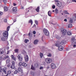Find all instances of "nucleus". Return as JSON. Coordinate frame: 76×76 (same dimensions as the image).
I'll list each match as a JSON object with an SVG mask.
<instances>
[{
    "instance_id": "3",
    "label": "nucleus",
    "mask_w": 76,
    "mask_h": 76,
    "mask_svg": "<svg viewBox=\"0 0 76 76\" xmlns=\"http://www.w3.org/2000/svg\"><path fill=\"white\" fill-rule=\"evenodd\" d=\"M3 36L5 38H8V31H5L3 33Z\"/></svg>"
},
{
    "instance_id": "7",
    "label": "nucleus",
    "mask_w": 76,
    "mask_h": 76,
    "mask_svg": "<svg viewBox=\"0 0 76 76\" xmlns=\"http://www.w3.org/2000/svg\"><path fill=\"white\" fill-rule=\"evenodd\" d=\"M18 59L19 61H22V56L21 54H19L18 56Z\"/></svg>"
},
{
    "instance_id": "46",
    "label": "nucleus",
    "mask_w": 76,
    "mask_h": 76,
    "mask_svg": "<svg viewBox=\"0 0 76 76\" xmlns=\"http://www.w3.org/2000/svg\"><path fill=\"white\" fill-rule=\"evenodd\" d=\"M44 68V67L43 66H40V67L39 69L40 70H42V69H43Z\"/></svg>"
},
{
    "instance_id": "11",
    "label": "nucleus",
    "mask_w": 76,
    "mask_h": 76,
    "mask_svg": "<svg viewBox=\"0 0 76 76\" xmlns=\"http://www.w3.org/2000/svg\"><path fill=\"white\" fill-rule=\"evenodd\" d=\"M51 66L52 69H55L56 67V66L54 63H52L51 64Z\"/></svg>"
},
{
    "instance_id": "47",
    "label": "nucleus",
    "mask_w": 76,
    "mask_h": 76,
    "mask_svg": "<svg viewBox=\"0 0 76 76\" xmlns=\"http://www.w3.org/2000/svg\"><path fill=\"white\" fill-rule=\"evenodd\" d=\"M35 23L36 24V25H38V21L35 20Z\"/></svg>"
},
{
    "instance_id": "37",
    "label": "nucleus",
    "mask_w": 76,
    "mask_h": 76,
    "mask_svg": "<svg viewBox=\"0 0 76 76\" xmlns=\"http://www.w3.org/2000/svg\"><path fill=\"white\" fill-rule=\"evenodd\" d=\"M47 56L48 57H51V54L50 53H49L47 55Z\"/></svg>"
},
{
    "instance_id": "42",
    "label": "nucleus",
    "mask_w": 76,
    "mask_h": 76,
    "mask_svg": "<svg viewBox=\"0 0 76 76\" xmlns=\"http://www.w3.org/2000/svg\"><path fill=\"white\" fill-rule=\"evenodd\" d=\"M11 73V71H10V70H9L8 72V75H10V73Z\"/></svg>"
},
{
    "instance_id": "53",
    "label": "nucleus",
    "mask_w": 76,
    "mask_h": 76,
    "mask_svg": "<svg viewBox=\"0 0 76 76\" xmlns=\"http://www.w3.org/2000/svg\"><path fill=\"white\" fill-rule=\"evenodd\" d=\"M44 36H43L42 38V41H43V39H44Z\"/></svg>"
},
{
    "instance_id": "39",
    "label": "nucleus",
    "mask_w": 76,
    "mask_h": 76,
    "mask_svg": "<svg viewBox=\"0 0 76 76\" xmlns=\"http://www.w3.org/2000/svg\"><path fill=\"white\" fill-rule=\"evenodd\" d=\"M22 65V62H20L18 63V65L19 66H21Z\"/></svg>"
},
{
    "instance_id": "13",
    "label": "nucleus",
    "mask_w": 76,
    "mask_h": 76,
    "mask_svg": "<svg viewBox=\"0 0 76 76\" xmlns=\"http://www.w3.org/2000/svg\"><path fill=\"white\" fill-rule=\"evenodd\" d=\"M66 40H63L61 42L60 44L61 45H63V44H65V43H66Z\"/></svg>"
},
{
    "instance_id": "59",
    "label": "nucleus",
    "mask_w": 76,
    "mask_h": 76,
    "mask_svg": "<svg viewBox=\"0 0 76 76\" xmlns=\"http://www.w3.org/2000/svg\"><path fill=\"white\" fill-rule=\"evenodd\" d=\"M3 58V57L2 56H1L0 57V60H1Z\"/></svg>"
},
{
    "instance_id": "32",
    "label": "nucleus",
    "mask_w": 76,
    "mask_h": 76,
    "mask_svg": "<svg viewBox=\"0 0 76 76\" xmlns=\"http://www.w3.org/2000/svg\"><path fill=\"white\" fill-rule=\"evenodd\" d=\"M64 13H65L66 14H67V15H70V14H69V12H67V11H64Z\"/></svg>"
},
{
    "instance_id": "9",
    "label": "nucleus",
    "mask_w": 76,
    "mask_h": 76,
    "mask_svg": "<svg viewBox=\"0 0 76 76\" xmlns=\"http://www.w3.org/2000/svg\"><path fill=\"white\" fill-rule=\"evenodd\" d=\"M72 20H76V14H73L72 16Z\"/></svg>"
},
{
    "instance_id": "17",
    "label": "nucleus",
    "mask_w": 76,
    "mask_h": 76,
    "mask_svg": "<svg viewBox=\"0 0 76 76\" xmlns=\"http://www.w3.org/2000/svg\"><path fill=\"white\" fill-rule=\"evenodd\" d=\"M38 40H34V44H35V45H37V44H38Z\"/></svg>"
},
{
    "instance_id": "33",
    "label": "nucleus",
    "mask_w": 76,
    "mask_h": 76,
    "mask_svg": "<svg viewBox=\"0 0 76 76\" xmlns=\"http://www.w3.org/2000/svg\"><path fill=\"white\" fill-rule=\"evenodd\" d=\"M73 20L72 19V18H71L70 19V20L69 21V23H72L73 22Z\"/></svg>"
},
{
    "instance_id": "18",
    "label": "nucleus",
    "mask_w": 76,
    "mask_h": 76,
    "mask_svg": "<svg viewBox=\"0 0 76 76\" xmlns=\"http://www.w3.org/2000/svg\"><path fill=\"white\" fill-rule=\"evenodd\" d=\"M22 65L23 67H26V66H27V64L26 63L23 62L22 64Z\"/></svg>"
},
{
    "instance_id": "34",
    "label": "nucleus",
    "mask_w": 76,
    "mask_h": 76,
    "mask_svg": "<svg viewBox=\"0 0 76 76\" xmlns=\"http://www.w3.org/2000/svg\"><path fill=\"white\" fill-rule=\"evenodd\" d=\"M29 41V40L28 39H26L24 40V42L25 43H27Z\"/></svg>"
},
{
    "instance_id": "31",
    "label": "nucleus",
    "mask_w": 76,
    "mask_h": 76,
    "mask_svg": "<svg viewBox=\"0 0 76 76\" xmlns=\"http://www.w3.org/2000/svg\"><path fill=\"white\" fill-rule=\"evenodd\" d=\"M36 10L37 12H39V7H37Z\"/></svg>"
},
{
    "instance_id": "49",
    "label": "nucleus",
    "mask_w": 76,
    "mask_h": 76,
    "mask_svg": "<svg viewBox=\"0 0 76 76\" xmlns=\"http://www.w3.org/2000/svg\"><path fill=\"white\" fill-rule=\"evenodd\" d=\"M47 17L46 16H45L43 18V19L44 20H46V19H47Z\"/></svg>"
},
{
    "instance_id": "64",
    "label": "nucleus",
    "mask_w": 76,
    "mask_h": 76,
    "mask_svg": "<svg viewBox=\"0 0 76 76\" xmlns=\"http://www.w3.org/2000/svg\"><path fill=\"white\" fill-rule=\"evenodd\" d=\"M76 45H73V47H76Z\"/></svg>"
},
{
    "instance_id": "62",
    "label": "nucleus",
    "mask_w": 76,
    "mask_h": 76,
    "mask_svg": "<svg viewBox=\"0 0 76 76\" xmlns=\"http://www.w3.org/2000/svg\"><path fill=\"white\" fill-rule=\"evenodd\" d=\"M55 1L58 2V0H55Z\"/></svg>"
},
{
    "instance_id": "27",
    "label": "nucleus",
    "mask_w": 76,
    "mask_h": 76,
    "mask_svg": "<svg viewBox=\"0 0 76 76\" xmlns=\"http://www.w3.org/2000/svg\"><path fill=\"white\" fill-rule=\"evenodd\" d=\"M28 23H31V25H32V23L33 22H32V20H30L28 21Z\"/></svg>"
},
{
    "instance_id": "63",
    "label": "nucleus",
    "mask_w": 76,
    "mask_h": 76,
    "mask_svg": "<svg viewBox=\"0 0 76 76\" xmlns=\"http://www.w3.org/2000/svg\"><path fill=\"white\" fill-rule=\"evenodd\" d=\"M13 21H14V22H16V20H14Z\"/></svg>"
},
{
    "instance_id": "44",
    "label": "nucleus",
    "mask_w": 76,
    "mask_h": 76,
    "mask_svg": "<svg viewBox=\"0 0 76 76\" xmlns=\"http://www.w3.org/2000/svg\"><path fill=\"white\" fill-rule=\"evenodd\" d=\"M18 72V71L16 70L14 72V74H17Z\"/></svg>"
},
{
    "instance_id": "56",
    "label": "nucleus",
    "mask_w": 76,
    "mask_h": 76,
    "mask_svg": "<svg viewBox=\"0 0 76 76\" xmlns=\"http://www.w3.org/2000/svg\"><path fill=\"white\" fill-rule=\"evenodd\" d=\"M2 71H1V67L0 66V72H1Z\"/></svg>"
},
{
    "instance_id": "2",
    "label": "nucleus",
    "mask_w": 76,
    "mask_h": 76,
    "mask_svg": "<svg viewBox=\"0 0 76 76\" xmlns=\"http://www.w3.org/2000/svg\"><path fill=\"white\" fill-rule=\"evenodd\" d=\"M18 73L20 76H22L23 75V72H22V68L19 67L18 68Z\"/></svg>"
},
{
    "instance_id": "45",
    "label": "nucleus",
    "mask_w": 76,
    "mask_h": 76,
    "mask_svg": "<svg viewBox=\"0 0 76 76\" xmlns=\"http://www.w3.org/2000/svg\"><path fill=\"white\" fill-rule=\"evenodd\" d=\"M9 28H10V26H8L7 28V31H9Z\"/></svg>"
},
{
    "instance_id": "30",
    "label": "nucleus",
    "mask_w": 76,
    "mask_h": 76,
    "mask_svg": "<svg viewBox=\"0 0 76 76\" xmlns=\"http://www.w3.org/2000/svg\"><path fill=\"white\" fill-rule=\"evenodd\" d=\"M12 57L13 60H14L16 61V58H15V56H14L13 55L12 56Z\"/></svg>"
},
{
    "instance_id": "15",
    "label": "nucleus",
    "mask_w": 76,
    "mask_h": 76,
    "mask_svg": "<svg viewBox=\"0 0 76 76\" xmlns=\"http://www.w3.org/2000/svg\"><path fill=\"white\" fill-rule=\"evenodd\" d=\"M12 11L13 12H16L17 11V7H14L12 9Z\"/></svg>"
},
{
    "instance_id": "19",
    "label": "nucleus",
    "mask_w": 76,
    "mask_h": 76,
    "mask_svg": "<svg viewBox=\"0 0 76 76\" xmlns=\"http://www.w3.org/2000/svg\"><path fill=\"white\" fill-rule=\"evenodd\" d=\"M7 58H9L8 56H5L3 58V59L4 60H6Z\"/></svg>"
},
{
    "instance_id": "24",
    "label": "nucleus",
    "mask_w": 76,
    "mask_h": 76,
    "mask_svg": "<svg viewBox=\"0 0 76 76\" xmlns=\"http://www.w3.org/2000/svg\"><path fill=\"white\" fill-rule=\"evenodd\" d=\"M48 16H51V12L50 11H49L48 12Z\"/></svg>"
},
{
    "instance_id": "35",
    "label": "nucleus",
    "mask_w": 76,
    "mask_h": 76,
    "mask_svg": "<svg viewBox=\"0 0 76 76\" xmlns=\"http://www.w3.org/2000/svg\"><path fill=\"white\" fill-rule=\"evenodd\" d=\"M10 68L12 69H13L15 68V65H12L11 66Z\"/></svg>"
},
{
    "instance_id": "48",
    "label": "nucleus",
    "mask_w": 76,
    "mask_h": 76,
    "mask_svg": "<svg viewBox=\"0 0 76 76\" xmlns=\"http://www.w3.org/2000/svg\"><path fill=\"white\" fill-rule=\"evenodd\" d=\"M3 2L4 3H7V1H6V0H3Z\"/></svg>"
},
{
    "instance_id": "26",
    "label": "nucleus",
    "mask_w": 76,
    "mask_h": 76,
    "mask_svg": "<svg viewBox=\"0 0 76 76\" xmlns=\"http://www.w3.org/2000/svg\"><path fill=\"white\" fill-rule=\"evenodd\" d=\"M6 63H9L10 62V58H8L6 61Z\"/></svg>"
},
{
    "instance_id": "61",
    "label": "nucleus",
    "mask_w": 76,
    "mask_h": 76,
    "mask_svg": "<svg viewBox=\"0 0 76 76\" xmlns=\"http://www.w3.org/2000/svg\"><path fill=\"white\" fill-rule=\"evenodd\" d=\"M7 50H9V46H8L7 47Z\"/></svg>"
},
{
    "instance_id": "51",
    "label": "nucleus",
    "mask_w": 76,
    "mask_h": 76,
    "mask_svg": "<svg viewBox=\"0 0 76 76\" xmlns=\"http://www.w3.org/2000/svg\"><path fill=\"white\" fill-rule=\"evenodd\" d=\"M73 2H75V3H76V0H72Z\"/></svg>"
},
{
    "instance_id": "20",
    "label": "nucleus",
    "mask_w": 76,
    "mask_h": 76,
    "mask_svg": "<svg viewBox=\"0 0 76 76\" xmlns=\"http://www.w3.org/2000/svg\"><path fill=\"white\" fill-rule=\"evenodd\" d=\"M55 37H56V39H60V37L59 36H58L57 35H55Z\"/></svg>"
},
{
    "instance_id": "21",
    "label": "nucleus",
    "mask_w": 76,
    "mask_h": 76,
    "mask_svg": "<svg viewBox=\"0 0 76 76\" xmlns=\"http://www.w3.org/2000/svg\"><path fill=\"white\" fill-rule=\"evenodd\" d=\"M4 10L5 12H7L8 10V8L7 7H4Z\"/></svg>"
},
{
    "instance_id": "10",
    "label": "nucleus",
    "mask_w": 76,
    "mask_h": 76,
    "mask_svg": "<svg viewBox=\"0 0 76 76\" xmlns=\"http://www.w3.org/2000/svg\"><path fill=\"white\" fill-rule=\"evenodd\" d=\"M6 51L5 48L0 49V52H1V54H4V52Z\"/></svg>"
},
{
    "instance_id": "40",
    "label": "nucleus",
    "mask_w": 76,
    "mask_h": 76,
    "mask_svg": "<svg viewBox=\"0 0 76 76\" xmlns=\"http://www.w3.org/2000/svg\"><path fill=\"white\" fill-rule=\"evenodd\" d=\"M2 71L4 72V73H6V69H2Z\"/></svg>"
},
{
    "instance_id": "22",
    "label": "nucleus",
    "mask_w": 76,
    "mask_h": 76,
    "mask_svg": "<svg viewBox=\"0 0 76 76\" xmlns=\"http://www.w3.org/2000/svg\"><path fill=\"white\" fill-rule=\"evenodd\" d=\"M72 27V24H69L68 25V28H70Z\"/></svg>"
},
{
    "instance_id": "38",
    "label": "nucleus",
    "mask_w": 76,
    "mask_h": 76,
    "mask_svg": "<svg viewBox=\"0 0 76 76\" xmlns=\"http://www.w3.org/2000/svg\"><path fill=\"white\" fill-rule=\"evenodd\" d=\"M1 39L2 41H5V39L3 37H2L1 38Z\"/></svg>"
},
{
    "instance_id": "43",
    "label": "nucleus",
    "mask_w": 76,
    "mask_h": 76,
    "mask_svg": "<svg viewBox=\"0 0 76 76\" xmlns=\"http://www.w3.org/2000/svg\"><path fill=\"white\" fill-rule=\"evenodd\" d=\"M15 62L14 61H12V65L13 66H15Z\"/></svg>"
},
{
    "instance_id": "1",
    "label": "nucleus",
    "mask_w": 76,
    "mask_h": 76,
    "mask_svg": "<svg viewBox=\"0 0 76 76\" xmlns=\"http://www.w3.org/2000/svg\"><path fill=\"white\" fill-rule=\"evenodd\" d=\"M43 31L45 35H46V36H49L50 33L48 31V30H47V29L44 28L43 30Z\"/></svg>"
},
{
    "instance_id": "28",
    "label": "nucleus",
    "mask_w": 76,
    "mask_h": 76,
    "mask_svg": "<svg viewBox=\"0 0 76 76\" xmlns=\"http://www.w3.org/2000/svg\"><path fill=\"white\" fill-rule=\"evenodd\" d=\"M34 67H36V68H38V67L39 66L38 65V64H36L34 65Z\"/></svg>"
},
{
    "instance_id": "50",
    "label": "nucleus",
    "mask_w": 76,
    "mask_h": 76,
    "mask_svg": "<svg viewBox=\"0 0 76 76\" xmlns=\"http://www.w3.org/2000/svg\"><path fill=\"white\" fill-rule=\"evenodd\" d=\"M4 22H5V23L7 22V19H4Z\"/></svg>"
},
{
    "instance_id": "54",
    "label": "nucleus",
    "mask_w": 76,
    "mask_h": 76,
    "mask_svg": "<svg viewBox=\"0 0 76 76\" xmlns=\"http://www.w3.org/2000/svg\"><path fill=\"white\" fill-rule=\"evenodd\" d=\"M3 15V12H0V15Z\"/></svg>"
},
{
    "instance_id": "55",
    "label": "nucleus",
    "mask_w": 76,
    "mask_h": 76,
    "mask_svg": "<svg viewBox=\"0 0 76 76\" xmlns=\"http://www.w3.org/2000/svg\"><path fill=\"white\" fill-rule=\"evenodd\" d=\"M55 7H56V6L55 5H53L52 6V8L53 9H54V8H55Z\"/></svg>"
},
{
    "instance_id": "25",
    "label": "nucleus",
    "mask_w": 76,
    "mask_h": 76,
    "mask_svg": "<svg viewBox=\"0 0 76 76\" xmlns=\"http://www.w3.org/2000/svg\"><path fill=\"white\" fill-rule=\"evenodd\" d=\"M18 51H19V49H16L15 50V53H18Z\"/></svg>"
},
{
    "instance_id": "5",
    "label": "nucleus",
    "mask_w": 76,
    "mask_h": 76,
    "mask_svg": "<svg viewBox=\"0 0 76 76\" xmlns=\"http://www.w3.org/2000/svg\"><path fill=\"white\" fill-rule=\"evenodd\" d=\"M45 60L47 63L49 64L52 62V59L50 58H46Z\"/></svg>"
},
{
    "instance_id": "41",
    "label": "nucleus",
    "mask_w": 76,
    "mask_h": 76,
    "mask_svg": "<svg viewBox=\"0 0 76 76\" xmlns=\"http://www.w3.org/2000/svg\"><path fill=\"white\" fill-rule=\"evenodd\" d=\"M40 55L41 58H42V57L43 56V54H42V53H40Z\"/></svg>"
},
{
    "instance_id": "8",
    "label": "nucleus",
    "mask_w": 76,
    "mask_h": 76,
    "mask_svg": "<svg viewBox=\"0 0 76 76\" xmlns=\"http://www.w3.org/2000/svg\"><path fill=\"white\" fill-rule=\"evenodd\" d=\"M24 58L25 61L28 62L29 61V58L28 55H25L24 56Z\"/></svg>"
},
{
    "instance_id": "60",
    "label": "nucleus",
    "mask_w": 76,
    "mask_h": 76,
    "mask_svg": "<svg viewBox=\"0 0 76 76\" xmlns=\"http://www.w3.org/2000/svg\"><path fill=\"white\" fill-rule=\"evenodd\" d=\"M13 6H16V4H15V3H13Z\"/></svg>"
},
{
    "instance_id": "36",
    "label": "nucleus",
    "mask_w": 76,
    "mask_h": 76,
    "mask_svg": "<svg viewBox=\"0 0 76 76\" xmlns=\"http://www.w3.org/2000/svg\"><path fill=\"white\" fill-rule=\"evenodd\" d=\"M31 69H32V70H35V67H33V65H31Z\"/></svg>"
},
{
    "instance_id": "57",
    "label": "nucleus",
    "mask_w": 76,
    "mask_h": 76,
    "mask_svg": "<svg viewBox=\"0 0 76 76\" xmlns=\"http://www.w3.org/2000/svg\"><path fill=\"white\" fill-rule=\"evenodd\" d=\"M9 53H10V50H8V52L7 53V54H9Z\"/></svg>"
},
{
    "instance_id": "52",
    "label": "nucleus",
    "mask_w": 76,
    "mask_h": 76,
    "mask_svg": "<svg viewBox=\"0 0 76 76\" xmlns=\"http://www.w3.org/2000/svg\"><path fill=\"white\" fill-rule=\"evenodd\" d=\"M33 33V34H36V32L35 31H34Z\"/></svg>"
},
{
    "instance_id": "58",
    "label": "nucleus",
    "mask_w": 76,
    "mask_h": 76,
    "mask_svg": "<svg viewBox=\"0 0 76 76\" xmlns=\"http://www.w3.org/2000/svg\"><path fill=\"white\" fill-rule=\"evenodd\" d=\"M64 21H65V22H67V19H64Z\"/></svg>"
},
{
    "instance_id": "6",
    "label": "nucleus",
    "mask_w": 76,
    "mask_h": 76,
    "mask_svg": "<svg viewBox=\"0 0 76 76\" xmlns=\"http://www.w3.org/2000/svg\"><path fill=\"white\" fill-rule=\"evenodd\" d=\"M71 40L72 41V44H76V39H75V37H72L71 39Z\"/></svg>"
},
{
    "instance_id": "16",
    "label": "nucleus",
    "mask_w": 76,
    "mask_h": 76,
    "mask_svg": "<svg viewBox=\"0 0 76 76\" xmlns=\"http://www.w3.org/2000/svg\"><path fill=\"white\" fill-rule=\"evenodd\" d=\"M60 44H61L59 42L56 43L55 44V46H56L57 47H59L60 45Z\"/></svg>"
},
{
    "instance_id": "14",
    "label": "nucleus",
    "mask_w": 76,
    "mask_h": 76,
    "mask_svg": "<svg viewBox=\"0 0 76 76\" xmlns=\"http://www.w3.org/2000/svg\"><path fill=\"white\" fill-rule=\"evenodd\" d=\"M58 49L59 50H60V51H61L63 50V46H61L60 45Z\"/></svg>"
},
{
    "instance_id": "23",
    "label": "nucleus",
    "mask_w": 76,
    "mask_h": 76,
    "mask_svg": "<svg viewBox=\"0 0 76 76\" xmlns=\"http://www.w3.org/2000/svg\"><path fill=\"white\" fill-rule=\"evenodd\" d=\"M67 35H72V33L70 31H68L67 32Z\"/></svg>"
},
{
    "instance_id": "12",
    "label": "nucleus",
    "mask_w": 76,
    "mask_h": 76,
    "mask_svg": "<svg viewBox=\"0 0 76 76\" xmlns=\"http://www.w3.org/2000/svg\"><path fill=\"white\" fill-rule=\"evenodd\" d=\"M57 6L61 7V5H62V4L60 1H58L57 3Z\"/></svg>"
},
{
    "instance_id": "4",
    "label": "nucleus",
    "mask_w": 76,
    "mask_h": 76,
    "mask_svg": "<svg viewBox=\"0 0 76 76\" xmlns=\"http://www.w3.org/2000/svg\"><path fill=\"white\" fill-rule=\"evenodd\" d=\"M61 32L62 34V35H63L65 36L67 34V30L66 29H63L61 30Z\"/></svg>"
},
{
    "instance_id": "29",
    "label": "nucleus",
    "mask_w": 76,
    "mask_h": 76,
    "mask_svg": "<svg viewBox=\"0 0 76 76\" xmlns=\"http://www.w3.org/2000/svg\"><path fill=\"white\" fill-rule=\"evenodd\" d=\"M55 13H56V14H58V10L57 8L55 10Z\"/></svg>"
}]
</instances>
